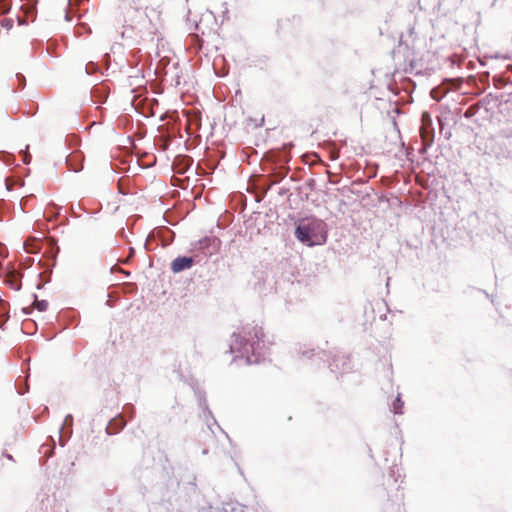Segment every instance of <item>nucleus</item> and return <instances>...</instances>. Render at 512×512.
I'll return each mask as SVG.
<instances>
[{
    "label": "nucleus",
    "instance_id": "nucleus-1",
    "mask_svg": "<svg viewBox=\"0 0 512 512\" xmlns=\"http://www.w3.org/2000/svg\"><path fill=\"white\" fill-rule=\"evenodd\" d=\"M296 236L307 246L321 245L326 240L324 224L315 219L302 221L296 229Z\"/></svg>",
    "mask_w": 512,
    "mask_h": 512
},
{
    "label": "nucleus",
    "instance_id": "nucleus-2",
    "mask_svg": "<svg viewBox=\"0 0 512 512\" xmlns=\"http://www.w3.org/2000/svg\"><path fill=\"white\" fill-rule=\"evenodd\" d=\"M192 265V259L189 257H181L175 259L171 264V269L174 272H180L184 269L190 268Z\"/></svg>",
    "mask_w": 512,
    "mask_h": 512
},
{
    "label": "nucleus",
    "instance_id": "nucleus-3",
    "mask_svg": "<svg viewBox=\"0 0 512 512\" xmlns=\"http://www.w3.org/2000/svg\"><path fill=\"white\" fill-rule=\"evenodd\" d=\"M45 307H46V304H45V303H40V304H38V308H39V310H44V309H45Z\"/></svg>",
    "mask_w": 512,
    "mask_h": 512
}]
</instances>
